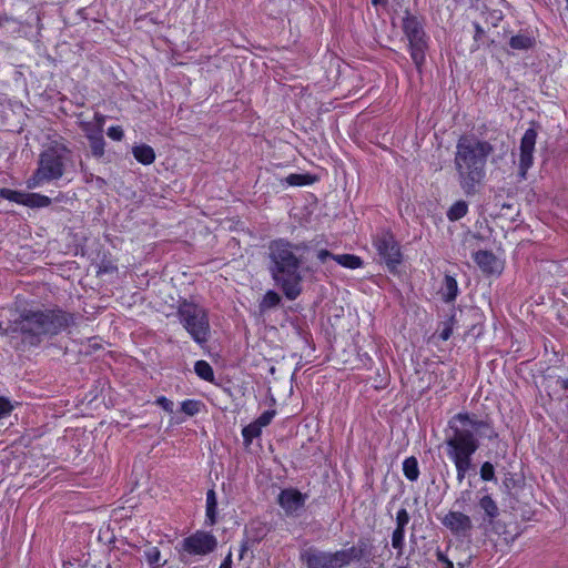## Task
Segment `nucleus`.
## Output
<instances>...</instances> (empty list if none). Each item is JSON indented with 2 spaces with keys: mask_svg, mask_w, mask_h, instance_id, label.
Instances as JSON below:
<instances>
[{
  "mask_svg": "<svg viewBox=\"0 0 568 568\" xmlns=\"http://www.w3.org/2000/svg\"><path fill=\"white\" fill-rule=\"evenodd\" d=\"M409 514L405 508H400L396 515V528L405 529L406 525L409 523Z\"/></svg>",
  "mask_w": 568,
  "mask_h": 568,
  "instance_id": "36",
  "label": "nucleus"
},
{
  "mask_svg": "<svg viewBox=\"0 0 568 568\" xmlns=\"http://www.w3.org/2000/svg\"><path fill=\"white\" fill-rule=\"evenodd\" d=\"M509 47L514 50L528 51L536 45V39L529 32H520L513 36L508 42Z\"/></svg>",
  "mask_w": 568,
  "mask_h": 568,
  "instance_id": "17",
  "label": "nucleus"
},
{
  "mask_svg": "<svg viewBox=\"0 0 568 568\" xmlns=\"http://www.w3.org/2000/svg\"><path fill=\"white\" fill-rule=\"evenodd\" d=\"M194 371L200 378H202L206 382H213L214 372H213L212 366L207 362H205V361L195 362Z\"/></svg>",
  "mask_w": 568,
  "mask_h": 568,
  "instance_id": "27",
  "label": "nucleus"
},
{
  "mask_svg": "<svg viewBox=\"0 0 568 568\" xmlns=\"http://www.w3.org/2000/svg\"><path fill=\"white\" fill-rule=\"evenodd\" d=\"M440 294L446 303H450L456 300L458 295V284L454 276L446 274L440 287Z\"/></svg>",
  "mask_w": 568,
  "mask_h": 568,
  "instance_id": "18",
  "label": "nucleus"
},
{
  "mask_svg": "<svg viewBox=\"0 0 568 568\" xmlns=\"http://www.w3.org/2000/svg\"><path fill=\"white\" fill-rule=\"evenodd\" d=\"M300 560L306 568H338L335 551H324L315 547L302 550Z\"/></svg>",
  "mask_w": 568,
  "mask_h": 568,
  "instance_id": "10",
  "label": "nucleus"
},
{
  "mask_svg": "<svg viewBox=\"0 0 568 568\" xmlns=\"http://www.w3.org/2000/svg\"><path fill=\"white\" fill-rule=\"evenodd\" d=\"M264 536H265L264 528H260L254 537H252V538L245 537L241 541L239 558L244 559L247 551L251 550L255 545H257L263 539Z\"/></svg>",
  "mask_w": 568,
  "mask_h": 568,
  "instance_id": "22",
  "label": "nucleus"
},
{
  "mask_svg": "<svg viewBox=\"0 0 568 568\" xmlns=\"http://www.w3.org/2000/svg\"><path fill=\"white\" fill-rule=\"evenodd\" d=\"M285 181L293 186H302L312 184L315 181V178L311 174H290Z\"/></svg>",
  "mask_w": 568,
  "mask_h": 568,
  "instance_id": "30",
  "label": "nucleus"
},
{
  "mask_svg": "<svg viewBox=\"0 0 568 568\" xmlns=\"http://www.w3.org/2000/svg\"><path fill=\"white\" fill-rule=\"evenodd\" d=\"M217 499L214 489L206 493V524L213 526L216 523Z\"/></svg>",
  "mask_w": 568,
  "mask_h": 568,
  "instance_id": "21",
  "label": "nucleus"
},
{
  "mask_svg": "<svg viewBox=\"0 0 568 568\" xmlns=\"http://www.w3.org/2000/svg\"><path fill=\"white\" fill-rule=\"evenodd\" d=\"M281 301L282 298L280 294L273 290H270L265 293L262 302L258 305L260 311L263 313L267 310L274 308L280 305Z\"/></svg>",
  "mask_w": 568,
  "mask_h": 568,
  "instance_id": "26",
  "label": "nucleus"
},
{
  "mask_svg": "<svg viewBox=\"0 0 568 568\" xmlns=\"http://www.w3.org/2000/svg\"><path fill=\"white\" fill-rule=\"evenodd\" d=\"M513 483V478H506L505 481H504V485L507 487V489H510V485Z\"/></svg>",
  "mask_w": 568,
  "mask_h": 568,
  "instance_id": "51",
  "label": "nucleus"
},
{
  "mask_svg": "<svg viewBox=\"0 0 568 568\" xmlns=\"http://www.w3.org/2000/svg\"><path fill=\"white\" fill-rule=\"evenodd\" d=\"M97 180H98L99 182H101V183H104V180H103V179H101V178H98Z\"/></svg>",
  "mask_w": 568,
  "mask_h": 568,
  "instance_id": "53",
  "label": "nucleus"
},
{
  "mask_svg": "<svg viewBox=\"0 0 568 568\" xmlns=\"http://www.w3.org/2000/svg\"><path fill=\"white\" fill-rule=\"evenodd\" d=\"M437 560L444 564V568H454V564L442 551L436 552Z\"/></svg>",
  "mask_w": 568,
  "mask_h": 568,
  "instance_id": "45",
  "label": "nucleus"
},
{
  "mask_svg": "<svg viewBox=\"0 0 568 568\" xmlns=\"http://www.w3.org/2000/svg\"><path fill=\"white\" fill-rule=\"evenodd\" d=\"M89 143H90V149H91L93 156H95V158L103 156L105 141H104L102 133H98V135H91Z\"/></svg>",
  "mask_w": 568,
  "mask_h": 568,
  "instance_id": "28",
  "label": "nucleus"
},
{
  "mask_svg": "<svg viewBox=\"0 0 568 568\" xmlns=\"http://www.w3.org/2000/svg\"><path fill=\"white\" fill-rule=\"evenodd\" d=\"M398 568H408V567H398Z\"/></svg>",
  "mask_w": 568,
  "mask_h": 568,
  "instance_id": "55",
  "label": "nucleus"
},
{
  "mask_svg": "<svg viewBox=\"0 0 568 568\" xmlns=\"http://www.w3.org/2000/svg\"><path fill=\"white\" fill-rule=\"evenodd\" d=\"M372 3L374 6H383V7H385L387 4V0H372Z\"/></svg>",
  "mask_w": 568,
  "mask_h": 568,
  "instance_id": "50",
  "label": "nucleus"
},
{
  "mask_svg": "<svg viewBox=\"0 0 568 568\" xmlns=\"http://www.w3.org/2000/svg\"><path fill=\"white\" fill-rule=\"evenodd\" d=\"M373 546L368 541V539L359 538L355 546L349 548L336 550V559L338 564V568H344L349 566L353 562H362L365 564L371 562Z\"/></svg>",
  "mask_w": 568,
  "mask_h": 568,
  "instance_id": "9",
  "label": "nucleus"
},
{
  "mask_svg": "<svg viewBox=\"0 0 568 568\" xmlns=\"http://www.w3.org/2000/svg\"><path fill=\"white\" fill-rule=\"evenodd\" d=\"M403 31L409 42L412 60L417 70L420 71L428 49L424 28L417 17L407 13L403 19Z\"/></svg>",
  "mask_w": 568,
  "mask_h": 568,
  "instance_id": "7",
  "label": "nucleus"
},
{
  "mask_svg": "<svg viewBox=\"0 0 568 568\" xmlns=\"http://www.w3.org/2000/svg\"><path fill=\"white\" fill-rule=\"evenodd\" d=\"M16 334V329H13V321H10L8 327H3L2 323L0 322V335L2 336H12Z\"/></svg>",
  "mask_w": 568,
  "mask_h": 568,
  "instance_id": "44",
  "label": "nucleus"
},
{
  "mask_svg": "<svg viewBox=\"0 0 568 568\" xmlns=\"http://www.w3.org/2000/svg\"><path fill=\"white\" fill-rule=\"evenodd\" d=\"M262 433V428L255 423H251L242 429L244 443L250 445L254 438H257Z\"/></svg>",
  "mask_w": 568,
  "mask_h": 568,
  "instance_id": "31",
  "label": "nucleus"
},
{
  "mask_svg": "<svg viewBox=\"0 0 568 568\" xmlns=\"http://www.w3.org/2000/svg\"><path fill=\"white\" fill-rule=\"evenodd\" d=\"M306 496L297 489H284L278 495V504L286 514H294L305 504Z\"/></svg>",
  "mask_w": 568,
  "mask_h": 568,
  "instance_id": "15",
  "label": "nucleus"
},
{
  "mask_svg": "<svg viewBox=\"0 0 568 568\" xmlns=\"http://www.w3.org/2000/svg\"><path fill=\"white\" fill-rule=\"evenodd\" d=\"M471 499V491L469 489L463 490L460 496L456 499L455 504L464 507Z\"/></svg>",
  "mask_w": 568,
  "mask_h": 568,
  "instance_id": "43",
  "label": "nucleus"
},
{
  "mask_svg": "<svg viewBox=\"0 0 568 568\" xmlns=\"http://www.w3.org/2000/svg\"><path fill=\"white\" fill-rule=\"evenodd\" d=\"M71 162V151L61 143H53L39 155L38 168L28 181L29 187H37L44 182L63 176L67 164Z\"/></svg>",
  "mask_w": 568,
  "mask_h": 568,
  "instance_id": "5",
  "label": "nucleus"
},
{
  "mask_svg": "<svg viewBox=\"0 0 568 568\" xmlns=\"http://www.w3.org/2000/svg\"><path fill=\"white\" fill-rule=\"evenodd\" d=\"M52 200L39 193H26L23 205L29 207H44L51 204Z\"/></svg>",
  "mask_w": 568,
  "mask_h": 568,
  "instance_id": "25",
  "label": "nucleus"
},
{
  "mask_svg": "<svg viewBox=\"0 0 568 568\" xmlns=\"http://www.w3.org/2000/svg\"><path fill=\"white\" fill-rule=\"evenodd\" d=\"M405 529L395 528L392 534V546L398 550V556H402L404 548Z\"/></svg>",
  "mask_w": 568,
  "mask_h": 568,
  "instance_id": "33",
  "label": "nucleus"
},
{
  "mask_svg": "<svg viewBox=\"0 0 568 568\" xmlns=\"http://www.w3.org/2000/svg\"><path fill=\"white\" fill-rule=\"evenodd\" d=\"M453 322H454V317H450V320L448 322L444 323V328L439 333L440 339L447 341L452 336V334H453Z\"/></svg>",
  "mask_w": 568,
  "mask_h": 568,
  "instance_id": "40",
  "label": "nucleus"
},
{
  "mask_svg": "<svg viewBox=\"0 0 568 568\" xmlns=\"http://www.w3.org/2000/svg\"><path fill=\"white\" fill-rule=\"evenodd\" d=\"M12 405L10 400L6 397L0 396V418L7 416L12 410Z\"/></svg>",
  "mask_w": 568,
  "mask_h": 568,
  "instance_id": "41",
  "label": "nucleus"
},
{
  "mask_svg": "<svg viewBox=\"0 0 568 568\" xmlns=\"http://www.w3.org/2000/svg\"><path fill=\"white\" fill-rule=\"evenodd\" d=\"M479 507L485 513L484 520H486L490 525L499 516V508L496 501L489 495H485L479 499Z\"/></svg>",
  "mask_w": 568,
  "mask_h": 568,
  "instance_id": "19",
  "label": "nucleus"
},
{
  "mask_svg": "<svg viewBox=\"0 0 568 568\" xmlns=\"http://www.w3.org/2000/svg\"><path fill=\"white\" fill-rule=\"evenodd\" d=\"M308 242L294 243L287 239H275L267 245V270L274 284L290 300H296L303 291L305 273H315L313 265L307 264Z\"/></svg>",
  "mask_w": 568,
  "mask_h": 568,
  "instance_id": "1",
  "label": "nucleus"
},
{
  "mask_svg": "<svg viewBox=\"0 0 568 568\" xmlns=\"http://www.w3.org/2000/svg\"><path fill=\"white\" fill-rule=\"evenodd\" d=\"M468 212V204L464 200L455 202L447 211V219L450 222H456L463 219Z\"/></svg>",
  "mask_w": 568,
  "mask_h": 568,
  "instance_id": "24",
  "label": "nucleus"
},
{
  "mask_svg": "<svg viewBox=\"0 0 568 568\" xmlns=\"http://www.w3.org/2000/svg\"><path fill=\"white\" fill-rule=\"evenodd\" d=\"M373 245L376 248L381 261H383L389 272H394L402 263V252L394 234L388 229H381L373 236Z\"/></svg>",
  "mask_w": 568,
  "mask_h": 568,
  "instance_id": "8",
  "label": "nucleus"
},
{
  "mask_svg": "<svg viewBox=\"0 0 568 568\" xmlns=\"http://www.w3.org/2000/svg\"><path fill=\"white\" fill-rule=\"evenodd\" d=\"M156 404L159 406H161L165 412L168 413H173V402L170 400L169 398L164 397V396H160L158 399H156Z\"/></svg>",
  "mask_w": 568,
  "mask_h": 568,
  "instance_id": "42",
  "label": "nucleus"
},
{
  "mask_svg": "<svg viewBox=\"0 0 568 568\" xmlns=\"http://www.w3.org/2000/svg\"><path fill=\"white\" fill-rule=\"evenodd\" d=\"M475 39L477 40L478 38L483 37L485 31L484 29L480 27L479 23H475Z\"/></svg>",
  "mask_w": 568,
  "mask_h": 568,
  "instance_id": "48",
  "label": "nucleus"
},
{
  "mask_svg": "<svg viewBox=\"0 0 568 568\" xmlns=\"http://www.w3.org/2000/svg\"><path fill=\"white\" fill-rule=\"evenodd\" d=\"M536 140L537 131L532 128L527 129L520 140L519 171L523 178L526 176L527 171L534 163Z\"/></svg>",
  "mask_w": 568,
  "mask_h": 568,
  "instance_id": "12",
  "label": "nucleus"
},
{
  "mask_svg": "<svg viewBox=\"0 0 568 568\" xmlns=\"http://www.w3.org/2000/svg\"><path fill=\"white\" fill-rule=\"evenodd\" d=\"M75 324L73 313L60 307L22 310L13 320V329L23 344L39 346L48 336H55Z\"/></svg>",
  "mask_w": 568,
  "mask_h": 568,
  "instance_id": "4",
  "label": "nucleus"
},
{
  "mask_svg": "<svg viewBox=\"0 0 568 568\" xmlns=\"http://www.w3.org/2000/svg\"><path fill=\"white\" fill-rule=\"evenodd\" d=\"M442 524L455 536H467L473 529V523L468 515L462 511H448Z\"/></svg>",
  "mask_w": 568,
  "mask_h": 568,
  "instance_id": "13",
  "label": "nucleus"
},
{
  "mask_svg": "<svg viewBox=\"0 0 568 568\" xmlns=\"http://www.w3.org/2000/svg\"><path fill=\"white\" fill-rule=\"evenodd\" d=\"M217 546L215 536L206 531H196L183 540V549L192 555H206Z\"/></svg>",
  "mask_w": 568,
  "mask_h": 568,
  "instance_id": "11",
  "label": "nucleus"
},
{
  "mask_svg": "<svg viewBox=\"0 0 568 568\" xmlns=\"http://www.w3.org/2000/svg\"><path fill=\"white\" fill-rule=\"evenodd\" d=\"M316 257L322 264H327L328 261H334L337 264H339L346 268H351V270L358 268L363 265L362 258L357 255H353V254L335 255L326 248L318 250L316 253Z\"/></svg>",
  "mask_w": 568,
  "mask_h": 568,
  "instance_id": "14",
  "label": "nucleus"
},
{
  "mask_svg": "<svg viewBox=\"0 0 568 568\" xmlns=\"http://www.w3.org/2000/svg\"><path fill=\"white\" fill-rule=\"evenodd\" d=\"M494 145L476 136L462 135L456 144L454 166L457 181L466 195H475L486 176V163Z\"/></svg>",
  "mask_w": 568,
  "mask_h": 568,
  "instance_id": "3",
  "label": "nucleus"
},
{
  "mask_svg": "<svg viewBox=\"0 0 568 568\" xmlns=\"http://www.w3.org/2000/svg\"><path fill=\"white\" fill-rule=\"evenodd\" d=\"M566 2V10L568 11V0H565Z\"/></svg>",
  "mask_w": 568,
  "mask_h": 568,
  "instance_id": "54",
  "label": "nucleus"
},
{
  "mask_svg": "<svg viewBox=\"0 0 568 568\" xmlns=\"http://www.w3.org/2000/svg\"><path fill=\"white\" fill-rule=\"evenodd\" d=\"M144 557L148 564L152 568H161L165 565L166 561L160 564L161 560V551L158 547H149L144 550Z\"/></svg>",
  "mask_w": 568,
  "mask_h": 568,
  "instance_id": "29",
  "label": "nucleus"
},
{
  "mask_svg": "<svg viewBox=\"0 0 568 568\" xmlns=\"http://www.w3.org/2000/svg\"><path fill=\"white\" fill-rule=\"evenodd\" d=\"M135 160L144 165L152 164L155 160L154 150L148 144H140L132 148Z\"/></svg>",
  "mask_w": 568,
  "mask_h": 568,
  "instance_id": "20",
  "label": "nucleus"
},
{
  "mask_svg": "<svg viewBox=\"0 0 568 568\" xmlns=\"http://www.w3.org/2000/svg\"><path fill=\"white\" fill-rule=\"evenodd\" d=\"M202 406L203 404L200 400L186 399L181 403V410L187 416H194L201 410Z\"/></svg>",
  "mask_w": 568,
  "mask_h": 568,
  "instance_id": "32",
  "label": "nucleus"
},
{
  "mask_svg": "<svg viewBox=\"0 0 568 568\" xmlns=\"http://www.w3.org/2000/svg\"><path fill=\"white\" fill-rule=\"evenodd\" d=\"M106 134L114 141H121L124 136V132L119 125L109 128Z\"/></svg>",
  "mask_w": 568,
  "mask_h": 568,
  "instance_id": "39",
  "label": "nucleus"
},
{
  "mask_svg": "<svg viewBox=\"0 0 568 568\" xmlns=\"http://www.w3.org/2000/svg\"><path fill=\"white\" fill-rule=\"evenodd\" d=\"M474 261L480 267V270L485 273L491 274L496 271L497 258L496 256L489 252L480 250L474 254Z\"/></svg>",
  "mask_w": 568,
  "mask_h": 568,
  "instance_id": "16",
  "label": "nucleus"
},
{
  "mask_svg": "<svg viewBox=\"0 0 568 568\" xmlns=\"http://www.w3.org/2000/svg\"><path fill=\"white\" fill-rule=\"evenodd\" d=\"M403 473L410 481H416L419 477L418 462L415 456L407 457L403 462Z\"/></svg>",
  "mask_w": 568,
  "mask_h": 568,
  "instance_id": "23",
  "label": "nucleus"
},
{
  "mask_svg": "<svg viewBox=\"0 0 568 568\" xmlns=\"http://www.w3.org/2000/svg\"><path fill=\"white\" fill-rule=\"evenodd\" d=\"M513 483V478H506L505 481H504V485L507 487V489H510V485Z\"/></svg>",
  "mask_w": 568,
  "mask_h": 568,
  "instance_id": "52",
  "label": "nucleus"
},
{
  "mask_svg": "<svg viewBox=\"0 0 568 568\" xmlns=\"http://www.w3.org/2000/svg\"><path fill=\"white\" fill-rule=\"evenodd\" d=\"M557 384L561 387V389L568 390V377L567 378H558Z\"/></svg>",
  "mask_w": 568,
  "mask_h": 568,
  "instance_id": "49",
  "label": "nucleus"
},
{
  "mask_svg": "<svg viewBox=\"0 0 568 568\" xmlns=\"http://www.w3.org/2000/svg\"><path fill=\"white\" fill-rule=\"evenodd\" d=\"M275 416V410H265L256 420L255 423L262 428L267 426L272 419Z\"/></svg>",
  "mask_w": 568,
  "mask_h": 568,
  "instance_id": "38",
  "label": "nucleus"
},
{
  "mask_svg": "<svg viewBox=\"0 0 568 568\" xmlns=\"http://www.w3.org/2000/svg\"><path fill=\"white\" fill-rule=\"evenodd\" d=\"M480 477L485 481L495 480V468L489 462H485L480 467Z\"/></svg>",
  "mask_w": 568,
  "mask_h": 568,
  "instance_id": "35",
  "label": "nucleus"
},
{
  "mask_svg": "<svg viewBox=\"0 0 568 568\" xmlns=\"http://www.w3.org/2000/svg\"><path fill=\"white\" fill-rule=\"evenodd\" d=\"M220 568H232V552L230 551L224 560L222 561Z\"/></svg>",
  "mask_w": 568,
  "mask_h": 568,
  "instance_id": "47",
  "label": "nucleus"
},
{
  "mask_svg": "<svg viewBox=\"0 0 568 568\" xmlns=\"http://www.w3.org/2000/svg\"><path fill=\"white\" fill-rule=\"evenodd\" d=\"M176 315L184 329L200 346L207 343L211 325L206 308L194 302L182 300L179 302Z\"/></svg>",
  "mask_w": 568,
  "mask_h": 568,
  "instance_id": "6",
  "label": "nucleus"
},
{
  "mask_svg": "<svg viewBox=\"0 0 568 568\" xmlns=\"http://www.w3.org/2000/svg\"><path fill=\"white\" fill-rule=\"evenodd\" d=\"M0 196L11 202L23 204L26 193L13 191L10 189H1Z\"/></svg>",
  "mask_w": 568,
  "mask_h": 568,
  "instance_id": "34",
  "label": "nucleus"
},
{
  "mask_svg": "<svg viewBox=\"0 0 568 568\" xmlns=\"http://www.w3.org/2000/svg\"><path fill=\"white\" fill-rule=\"evenodd\" d=\"M80 125H81V129L84 132L85 136L88 138V140H90L91 135H98V133H102V129L97 128L91 122H81Z\"/></svg>",
  "mask_w": 568,
  "mask_h": 568,
  "instance_id": "37",
  "label": "nucleus"
},
{
  "mask_svg": "<svg viewBox=\"0 0 568 568\" xmlns=\"http://www.w3.org/2000/svg\"><path fill=\"white\" fill-rule=\"evenodd\" d=\"M94 120H95V126L97 128H101L103 130V124H104V121H105V116L101 113H95L94 114Z\"/></svg>",
  "mask_w": 568,
  "mask_h": 568,
  "instance_id": "46",
  "label": "nucleus"
},
{
  "mask_svg": "<svg viewBox=\"0 0 568 568\" xmlns=\"http://www.w3.org/2000/svg\"><path fill=\"white\" fill-rule=\"evenodd\" d=\"M488 427V422L468 412L458 413L448 420L445 449L455 465L458 483H463L474 468L471 458L479 448L478 435Z\"/></svg>",
  "mask_w": 568,
  "mask_h": 568,
  "instance_id": "2",
  "label": "nucleus"
}]
</instances>
